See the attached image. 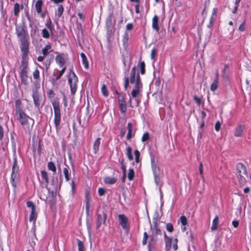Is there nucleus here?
<instances>
[{"label":"nucleus","mask_w":251,"mask_h":251,"mask_svg":"<svg viewBox=\"0 0 251 251\" xmlns=\"http://www.w3.org/2000/svg\"><path fill=\"white\" fill-rule=\"evenodd\" d=\"M246 20L245 19L242 24L239 25L238 27V30L240 31L243 32L246 29Z\"/></svg>","instance_id":"3c124183"},{"label":"nucleus","mask_w":251,"mask_h":251,"mask_svg":"<svg viewBox=\"0 0 251 251\" xmlns=\"http://www.w3.org/2000/svg\"><path fill=\"white\" fill-rule=\"evenodd\" d=\"M217 11L218 9L216 8H214L213 9L210 18V22L211 23H213L214 22L215 19L216 18Z\"/></svg>","instance_id":"f704fd0d"},{"label":"nucleus","mask_w":251,"mask_h":251,"mask_svg":"<svg viewBox=\"0 0 251 251\" xmlns=\"http://www.w3.org/2000/svg\"><path fill=\"white\" fill-rule=\"evenodd\" d=\"M101 92L103 96L105 97L108 96V92L107 90L106 86L105 84H103L101 88Z\"/></svg>","instance_id":"37998d69"},{"label":"nucleus","mask_w":251,"mask_h":251,"mask_svg":"<svg viewBox=\"0 0 251 251\" xmlns=\"http://www.w3.org/2000/svg\"><path fill=\"white\" fill-rule=\"evenodd\" d=\"M156 241H157V240L155 239L153 236L151 237V239H150V241L149 242V244H148L149 247H151L152 243L155 244L156 242Z\"/></svg>","instance_id":"e2e57ef3"},{"label":"nucleus","mask_w":251,"mask_h":251,"mask_svg":"<svg viewBox=\"0 0 251 251\" xmlns=\"http://www.w3.org/2000/svg\"><path fill=\"white\" fill-rule=\"evenodd\" d=\"M238 177L239 183L243 185L244 183L245 182L246 179L243 176V175L238 174Z\"/></svg>","instance_id":"6e6d98bb"},{"label":"nucleus","mask_w":251,"mask_h":251,"mask_svg":"<svg viewBox=\"0 0 251 251\" xmlns=\"http://www.w3.org/2000/svg\"><path fill=\"white\" fill-rule=\"evenodd\" d=\"M194 99L198 105H200L201 104V100L200 98L197 96H195L194 97Z\"/></svg>","instance_id":"0e129e2a"},{"label":"nucleus","mask_w":251,"mask_h":251,"mask_svg":"<svg viewBox=\"0 0 251 251\" xmlns=\"http://www.w3.org/2000/svg\"><path fill=\"white\" fill-rule=\"evenodd\" d=\"M218 224H219V217L218 215H216L212 221V226L211 227V230L212 231L216 230L218 229Z\"/></svg>","instance_id":"393cba45"},{"label":"nucleus","mask_w":251,"mask_h":251,"mask_svg":"<svg viewBox=\"0 0 251 251\" xmlns=\"http://www.w3.org/2000/svg\"><path fill=\"white\" fill-rule=\"evenodd\" d=\"M80 56L82 58V62L84 67L85 69H87L89 68V62L87 59L85 53L83 52H81L80 53Z\"/></svg>","instance_id":"a878e982"},{"label":"nucleus","mask_w":251,"mask_h":251,"mask_svg":"<svg viewBox=\"0 0 251 251\" xmlns=\"http://www.w3.org/2000/svg\"><path fill=\"white\" fill-rule=\"evenodd\" d=\"M150 139V134L148 132L144 133L142 137L141 140L142 142H145Z\"/></svg>","instance_id":"8fccbe9b"},{"label":"nucleus","mask_w":251,"mask_h":251,"mask_svg":"<svg viewBox=\"0 0 251 251\" xmlns=\"http://www.w3.org/2000/svg\"><path fill=\"white\" fill-rule=\"evenodd\" d=\"M21 43V49L22 52V59H25V58L27 56L29 51L28 50V43L27 40H20Z\"/></svg>","instance_id":"9d476101"},{"label":"nucleus","mask_w":251,"mask_h":251,"mask_svg":"<svg viewBox=\"0 0 251 251\" xmlns=\"http://www.w3.org/2000/svg\"><path fill=\"white\" fill-rule=\"evenodd\" d=\"M106 192V191L103 188H99L98 189V194L100 196L103 195Z\"/></svg>","instance_id":"13d9d810"},{"label":"nucleus","mask_w":251,"mask_h":251,"mask_svg":"<svg viewBox=\"0 0 251 251\" xmlns=\"http://www.w3.org/2000/svg\"><path fill=\"white\" fill-rule=\"evenodd\" d=\"M221 124L219 121H218L216 123L215 125V128L217 131H218L220 130V129L221 128Z\"/></svg>","instance_id":"338daca9"},{"label":"nucleus","mask_w":251,"mask_h":251,"mask_svg":"<svg viewBox=\"0 0 251 251\" xmlns=\"http://www.w3.org/2000/svg\"><path fill=\"white\" fill-rule=\"evenodd\" d=\"M46 26L47 27V28L50 31L51 34L53 35V31L54 29V26L52 24L51 21L50 19L47 20L46 23Z\"/></svg>","instance_id":"cd10ccee"},{"label":"nucleus","mask_w":251,"mask_h":251,"mask_svg":"<svg viewBox=\"0 0 251 251\" xmlns=\"http://www.w3.org/2000/svg\"><path fill=\"white\" fill-rule=\"evenodd\" d=\"M219 81L214 80L213 83L211 84L210 90L214 92L217 90L218 87Z\"/></svg>","instance_id":"79ce46f5"},{"label":"nucleus","mask_w":251,"mask_h":251,"mask_svg":"<svg viewBox=\"0 0 251 251\" xmlns=\"http://www.w3.org/2000/svg\"><path fill=\"white\" fill-rule=\"evenodd\" d=\"M56 63L60 67H64L66 63V60L63 53H58L55 57Z\"/></svg>","instance_id":"ddd939ff"},{"label":"nucleus","mask_w":251,"mask_h":251,"mask_svg":"<svg viewBox=\"0 0 251 251\" xmlns=\"http://www.w3.org/2000/svg\"><path fill=\"white\" fill-rule=\"evenodd\" d=\"M48 168L49 170L52 171L53 173H55L56 171V166L54 163L52 161H50L47 164Z\"/></svg>","instance_id":"c9c22d12"},{"label":"nucleus","mask_w":251,"mask_h":251,"mask_svg":"<svg viewBox=\"0 0 251 251\" xmlns=\"http://www.w3.org/2000/svg\"><path fill=\"white\" fill-rule=\"evenodd\" d=\"M149 238V235L146 232H144L143 233V238L142 241V244L143 245H145L147 244V240Z\"/></svg>","instance_id":"603ef678"},{"label":"nucleus","mask_w":251,"mask_h":251,"mask_svg":"<svg viewBox=\"0 0 251 251\" xmlns=\"http://www.w3.org/2000/svg\"><path fill=\"white\" fill-rule=\"evenodd\" d=\"M51 104L53 108L54 120L53 123L56 131L60 129V124L61 121V108L59 100L57 99L51 100Z\"/></svg>","instance_id":"7ed1b4c3"},{"label":"nucleus","mask_w":251,"mask_h":251,"mask_svg":"<svg viewBox=\"0 0 251 251\" xmlns=\"http://www.w3.org/2000/svg\"><path fill=\"white\" fill-rule=\"evenodd\" d=\"M43 5L42 0H38L35 3V7L37 13L40 14L42 12V8Z\"/></svg>","instance_id":"5701e85b"},{"label":"nucleus","mask_w":251,"mask_h":251,"mask_svg":"<svg viewBox=\"0 0 251 251\" xmlns=\"http://www.w3.org/2000/svg\"><path fill=\"white\" fill-rule=\"evenodd\" d=\"M180 221L183 226H185L187 225V220L185 216H181L180 217Z\"/></svg>","instance_id":"864d4df0"},{"label":"nucleus","mask_w":251,"mask_h":251,"mask_svg":"<svg viewBox=\"0 0 251 251\" xmlns=\"http://www.w3.org/2000/svg\"><path fill=\"white\" fill-rule=\"evenodd\" d=\"M19 72L22 84L27 86L29 84L28 73L29 68L28 61L25 59H22L21 65L19 67Z\"/></svg>","instance_id":"f03ea898"},{"label":"nucleus","mask_w":251,"mask_h":251,"mask_svg":"<svg viewBox=\"0 0 251 251\" xmlns=\"http://www.w3.org/2000/svg\"><path fill=\"white\" fill-rule=\"evenodd\" d=\"M42 34L44 38L48 39L50 37V33L46 28L42 29Z\"/></svg>","instance_id":"de8ad7c7"},{"label":"nucleus","mask_w":251,"mask_h":251,"mask_svg":"<svg viewBox=\"0 0 251 251\" xmlns=\"http://www.w3.org/2000/svg\"><path fill=\"white\" fill-rule=\"evenodd\" d=\"M162 234V231L161 230L156 227L155 229V232H154V235L156 236L157 235H161Z\"/></svg>","instance_id":"774afa93"},{"label":"nucleus","mask_w":251,"mask_h":251,"mask_svg":"<svg viewBox=\"0 0 251 251\" xmlns=\"http://www.w3.org/2000/svg\"><path fill=\"white\" fill-rule=\"evenodd\" d=\"M126 155L129 160H132L133 157L132 154V149L130 146H128L126 149Z\"/></svg>","instance_id":"473e14b6"},{"label":"nucleus","mask_w":251,"mask_h":251,"mask_svg":"<svg viewBox=\"0 0 251 251\" xmlns=\"http://www.w3.org/2000/svg\"><path fill=\"white\" fill-rule=\"evenodd\" d=\"M20 180L19 168L16 157H14L12 165V170L10 177V182L14 189L17 187V184Z\"/></svg>","instance_id":"20e7f679"},{"label":"nucleus","mask_w":251,"mask_h":251,"mask_svg":"<svg viewBox=\"0 0 251 251\" xmlns=\"http://www.w3.org/2000/svg\"><path fill=\"white\" fill-rule=\"evenodd\" d=\"M32 97L35 107L38 110H40L45 104L46 100L45 96L40 95L37 89H36L32 90Z\"/></svg>","instance_id":"39448f33"},{"label":"nucleus","mask_w":251,"mask_h":251,"mask_svg":"<svg viewBox=\"0 0 251 251\" xmlns=\"http://www.w3.org/2000/svg\"><path fill=\"white\" fill-rule=\"evenodd\" d=\"M236 169L238 174L245 175L247 176L246 167L243 163H238L236 165Z\"/></svg>","instance_id":"2eb2a0df"},{"label":"nucleus","mask_w":251,"mask_h":251,"mask_svg":"<svg viewBox=\"0 0 251 251\" xmlns=\"http://www.w3.org/2000/svg\"><path fill=\"white\" fill-rule=\"evenodd\" d=\"M64 11L63 6L60 4L58 6L57 11L56 12V15L58 18L61 17Z\"/></svg>","instance_id":"ea45409f"},{"label":"nucleus","mask_w":251,"mask_h":251,"mask_svg":"<svg viewBox=\"0 0 251 251\" xmlns=\"http://www.w3.org/2000/svg\"><path fill=\"white\" fill-rule=\"evenodd\" d=\"M143 84L142 83L141 78L139 74L136 75V82L134 88L132 90L131 95L132 98H136L139 94L140 91L142 88Z\"/></svg>","instance_id":"0eeeda50"},{"label":"nucleus","mask_w":251,"mask_h":251,"mask_svg":"<svg viewBox=\"0 0 251 251\" xmlns=\"http://www.w3.org/2000/svg\"><path fill=\"white\" fill-rule=\"evenodd\" d=\"M66 69V67H62V69L59 72V74L56 76V77L55 78L53 79V80L54 81H56L58 80L59 79H60L61 77V76H62V75H63V74L64 73Z\"/></svg>","instance_id":"49530a36"},{"label":"nucleus","mask_w":251,"mask_h":251,"mask_svg":"<svg viewBox=\"0 0 251 251\" xmlns=\"http://www.w3.org/2000/svg\"><path fill=\"white\" fill-rule=\"evenodd\" d=\"M127 127L128 131L126 134V139L127 140H130L134 136L135 132H132L133 126L132 123L130 122L127 123Z\"/></svg>","instance_id":"dca6fc26"},{"label":"nucleus","mask_w":251,"mask_h":251,"mask_svg":"<svg viewBox=\"0 0 251 251\" xmlns=\"http://www.w3.org/2000/svg\"><path fill=\"white\" fill-rule=\"evenodd\" d=\"M41 176L42 179L45 180L46 186L47 188L49 183V179L48 173L45 170H42L41 171Z\"/></svg>","instance_id":"b1692460"},{"label":"nucleus","mask_w":251,"mask_h":251,"mask_svg":"<svg viewBox=\"0 0 251 251\" xmlns=\"http://www.w3.org/2000/svg\"><path fill=\"white\" fill-rule=\"evenodd\" d=\"M65 166L66 167L64 168L63 169V174L65 176V178L66 181H69L70 180V176H69V167L68 165L65 163Z\"/></svg>","instance_id":"c756f323"},{"label":"nucleus","mask_w":251,"mask_h":251,"mask_svg":"<svg viewBox=\"0 0 251 251\" xmlns=\"http://www.w3.org/2000/svg\"><path fill=\"white\" fill-rule=\"evenodd\" d=\"M4 136V131L2 126L0 125V140H2Z\"/></svg>","instance_id":"69168bd1"},{"label":"nucleus","mask_w":251,"mask_h":251,"mask_svg":"<svg viewBox=\"0 0 251 251\" xmlns=\"http://www.w3.org/2000/svg\"><path fill=\"white\" fill-rule=\"evenodd\" d=\"M159 18L157 15H155L152 19V27L155 31L158 32L159 30Z\"/></svg>","instance_id":"f3484780"},{"label":"nucleus","mask_w":251,"mask_h":251,"mask_svg":"<svg viewBox=\"0 0 251 251\" xmlns=\"http://www.w3.org/2000/svg\"><path fill=\"white\" fill-rule=\"evenodd\" d=\"M177 243H178V239H177V238H176L174 240V244H173V249L175 251H176L178 249Z\"/></svg>","instance_id":"bf43d9fd"},{"label":"nucleus","mask_w":251,"mask_h":251,"mask_svg":"<svg viewBox=\"0 0 251 251\" xmlns=\"http://www.w3.org/2000/svg\"><path fill=\"white\" fill-rule=\"evenodd\" d=\"M62 94L63 95V102L64 106L65 107H66L67 106V99L65 96V93L64 92H63Z\"/></svg>","instance_id":"052dcab7"},{"label":"nucleus","mask_w":251,"mask_h":251,"mask_svg":"<svg viewBox=\"0 0 251 251\" xmlns=\"http://www.w3.org/2000/svg\"><path fill=\"white\" fill-rule=\"evenodd\" d=\"M47 95L51 103V100H53L57 99L58 100H59V99L57 97H55V94L52 90H50L47 92Z\"/></svg>","instance_id":"c85d7f7f"},{"label":"nucleus","mask_w":251,"mask_h":251,"mask_svg":"<svg viewBox=\"0 0 251 251\" xmlns=\"http://www.w3.org/2000/svg\"><path fill=\"white\" fill-rule=\"evenodd\" d=\"M146 65L144 61H140L139 62V68L141 75H144L146 73Z\"/></svg>","instance_id":"4c0bfd02"},{"label":"nucleus","mask_w":251,"mask_h":251,"mask_svg":"<svg viewBox=\"0 0 251 251\" xmlns=\"http://www.w3.org/2000/svg\"><path fill=\"white\" fill-rule=\"evenodd\" d=\"M78 81V80L76 75L73 71L71 70L70 74L68 76V83L70 86L71 95L73 96L77 90Z\"/></svg>","instance_id":"423d86ee"},{"label":"nucleus","mask_w":251,"mask_h":251,"mask_svg":"<svg viewBox=\"0 0 251 251\" xmlns=\"http://www.w3.org/2000/svg\"><path fill=\"white\" fill-rule=\"evenodd\" d=\"M116 94L118 97V102L119 103H126L125 100L126 94H121L120 93L116 91Z\"/></svg>","instance_id":"72a5a7b5"},{"label":"nucleus","mask_w":251,"mask_h":251,"mask_svg":"<svg viewBox=\"0 0 251 251\" xmlns=\"http://www.w3.org/2000/svg\"><path fill=\"white\" fill-rule=\"evenodd\" d=\"M134 154L135 155V162L138 163L140 162V153L138 150H135L134 151Z\"/></svg>","instance_id":"09e8293b"},{"label":"nucleus","mask_w":251,"mask_h":251,"mask_svg":"<svg viewBox=\"0 0 251 251\" xmlns=\"http://www.w3.org/2000/svg\"><path fill=\"white\" fill-rule=\"evenodd\" d=\"M136 66H134L130 71V76L129 77L130 83L131 84H133L136 82Z\"/></svg>","instance_id":"a211bd4d"},{"label":"nucleus","mask_w":251,"mask_h":251,"mask_svg":"<svg viewBox=\"0 0 251 251\" xmlns=\"http://www.w3.org/2000/svg\"><path fill=\"white\" fill-rule=\"evenodd\" d=\"M96 216V228L97 229H98L102 224H105L107 215L104 212H102L101 214L97 213Z\"/></svg>","instance_id":"9b49d317"},{"label":"nucleus","mask_w":251,"mask_h":251,"mask_svg":"<svg viewBox=\"0 0 251 251\" xmlns=\"http://www.w3.org/2000/svg\"><path fill=\"white\" fill-rule=\"evenodd\" d=\"M100 138L98 137L96 139V140L95 141L94 144H93V150H94V153L97 154L99 150V147L100 144Z\"/></svg>","instance_id":"4be33fe9"},{"label":"nucleus","mask_w":251,"mask_h":251,"mask_svg":"<svg viewBox=\"0 0 251 251\" xmlns=\"http://www.w3.org/2000/svg\"><path fill=\"white\" fill-rule=\"evenodd\" d=\"M127 177L129 180L131 181L134 177V171L133 169H129L127 174Z\"/></svg>","instance_id":"c03bdc74"},{"label":"nucleus","mask_w":251,"mask_h":251,"mask_svg":"<svg viewBox=\"0 0 251 251\" xmlns=\"http://www.w3.org/2000/svg\"><path fill=\"white\" fill-rule=\"evenodd\" d=\"M119 105L121 113L122 114H125L126 111V103H119Z\"/></svg>","instance_id":"a18cd8bd"},{"label":"nucleus","mask_w":251,"mask_h":251,"mask_svg":"<svg viewBox=\"0 0 251 251\" xmlns=\"http://www.w3.org/2000/svg\"><path fill=\"white\" fill-rule=\"evenodd\" d=\"M18 121L23 129L30 134L34 124V120L27 115L25 111L16 114Z\"/></svg>","instance_id":"f257e3e1"},{"label":"nucleus","mask_w":251,"mask_h":251,"mask_svg":"<svg viewBox=\"0 0 251 251\" xmlns=\"http://www.w3.org/2000/svg\"><path fill=\"white\" fill-rule=\"evenodd\" d=\"M85 199L86 201V210L87 211H88L90 207V195L89 192H86L85 193Z\"/></svg>","instance_id":"7c9ffc66"},{"label":"nucleus","mask_w":251,"mask_h":251,"mask_svg":"<svg viewBox=\"0 0 251 251\" xmlns=\"http://www.w3.org/2000/svg\"><path fill=\"white\" fill-rule=\"evenodd\" d=\"M51 46L50 45H47L42 50V53L44 56H46L49 53V50L51 49Z\"/></svg>","instance_id":"58836bf2"},{"label":"nucleus","mask_w":251,"mask_h":251,"mask_svg":"<svg viewBox=\"0 0 251 251\" xmlns=\"http://www.w3.org/2000/svg\"><path fill=\"white\" fill-rule=\"evenodd\" d=\"M164 238L165 241V249L167 251L170 250L172 244V239L171 237L167 236L165 232H164Z\"/></svg>","instance_id":"6ab92c4d"},{"label":"nucleus","mask_w":251,"mask_h":251,"mask_svg":"<svg viewBox=\"0 0 251 251\" xmlns=\"http://www.w3.org/2000/svg\"><path fill=\"white\" fill-rule=\"evenodd\" d=\"M129 39V35L127 32H125L123 35L122 38V43L123 46L124 48L126 49L128 47V41Z\"/></svg>","instance_id":"412c9836"},{"label":"nucleus","mask_w":251,"mask_h":251,"mask_svg":"<svg viewBox=\"0 0 251 251\" xmlns=\"http://www.w3.org/2000/svg\"><path fill=\"white\" fill-rule=\"evenodd\" d=\"M126 30H132L133 29V25L132 23H128L126 26Z\"/></svg>","instance_id":"680f3d73"},{"label":"nucleus","mask_w":251,"mask_h":251,"mask_svg":"<svg viewBox=\"0 0 251 251\" xmlns=\"http://www.w3.org/2000/svg\"><path fill=\"white\" fill-rule=\"evenodd\" d=\"M32 75L33 78L36 80V82H39L40 80L39 70L37 68L35 69Z\"/></svg>","instance_id":"2f4dec72"},{"label":"nucleus","mask_w":251,"mask_h":251,"mask_svg":"<svg viewBox=\"0 0 251 251\" xmlns=\"http://www.w3.org/2000/svg\"><path fill=\"white\" fill-rule=\"evenodd\" d=\"M245 128V126L243 125H237L235 128L234 136L237 137L242 136Z\"/></svg>","instance_id":"4468645a"},{"label":"nucleus","mask_w":251,"mask_h":251,"mask_svg":"<svg viewBox=\"0 0 251 251\" xmlns=\"http://www.w3.org/2000/svg\"><path fill=\"white\" fill-rule=\"evenodd\" d=\"M16 32L20 41L26 39V31L24 26L20 25L16 26Z\"/></svg>","instance_id":"f8f14e48"},{"label":"nucleus","mask_w":251,"mask_h":251,"mask_svg":"<svg viewBox=\"0 0 251 251\" xmlns=\"http://www.w3.org/2000/svg\"><path fill=\"white\" fill-rule=\"evenodd\" d=\"M26 206L28 207L31 208L29 221L30 222H33L35 224L37 217V213L36 212L35 205L32 201H28L26 202Z\"/></svg>","instance_id":"6e6552de"},{"label":"nucleus","mask_w":251,"mask_h":251,"mask_svg":"<svg viewBox=\"0 0 251 251\" xmlns=\"http://www.w3.org/2000/svg\"><path fill=\"white\" fill-rule=\"evenodd\" d=\"M166 229L169 232H172L174 231V227L171 223L166 224Z\"/></svg>","instance_id":"5fc2aeb1"},{"label":"nucleus","mask_w":251,"mask_h":251,"mask_svg":"<svg viewBox=\"0 0 251 251\" xmlns=\"http://www.w3.org/2000/svg\"><path fill=\"white\" fill-rule=\"evenodd\" d=\"M78 251H85L83 243L78 239H76Z\"/></svg>","instance_id":"a19ab883"},{"label":"nucleus","mask_w":251,"mask_h":251,"mask_svg":"<svg viewBox=\"0 0 251 251\" xmlns=\"http://www.w3.org/2000/svg\"><path fill=\"white\" fill-rule=\"evenodd\" d=\"M15 111L16 114L24 111L22 101L20 99H17L15 101Z\"/></svg>","instance_id":"aec40b11"},{"label":"nucleus","mask_w":251,"mask_h":251,"mask_svg":"<svg viewBox=\"0 0 251 251\" xmlns=\"http://www.w3.org/2000/svg\"><path fill=\"white\" fill-rule=\"evenodd\" d=\"M130 82L129 77H126L125 78V82H124V88L125 90H127L128 86H129V82Z\"/></svg>","instance_id":"4d7b16f0"},{"label":"nucleus","mask_w":251,"mask_h":251,"mask_svg":"<svg viewBox=\"0 0 251 251\" xmlns=\"http://www.w3.org/2000/svg\"><path fill=\"white\" fill-rule=\"evenodd\" d=\"M118 219L119 224L122 226V228L128 232L130 228V224L128 222V219L127 217L123 214H119L118 215Z\"/></svg>","instance_id":"1a4fd4ad"},{"label":"nucleus","mask_w":251,"mask_h":251,"mask_svg":"<svg viewBox=\"0 0 251 251\" xmlns=\"http://www.w3.org/2000/svg\"><path fill=\"white\" fill-rule=\"evenodd\" d=\"M20 5L18 3H15L14 6V14L16 17L19 16L20 11Z\"/></svg>","instance_id":"e433bc0d"},{"label":"nucleus","mask_w":251,"mask_h":251,"mask_svg":"<svg viewBox=\"0 0 251 251\" xmlns=\"http://www.w3.org/2000/svg\"><path fill=\"white\" fill-rule=\"evenodd\" d=\"M104 182L107 184H113L117 181V179L114 177L107 176L104 178Z\"/></svg>","instance_id":"bb28decb"}]
</instances>
